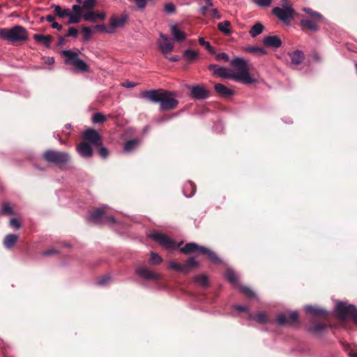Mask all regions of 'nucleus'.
<instances>
[{
	"label": "nucleus",
	"mask_w": 357,
	"mask_h": 357,
	"mask_svg": "<svg viewBox=\"0 0 357 357\" xmlns=\"http://www.w3.org/2000/svg\"><path fill=\"white\" fill-rule=\"evenodd\" d=\"M272 13L280 21L289 25L291 20L294 17L295 11L290 5H285L283 7L273 8Z\"/></svg>",
	"instance_id": "9d476101"
},
{
	"label": "nucleus",
	"mask_w": 357,
	"mask_h": 357,
	"mask_svg": "<svg viewBox=\"0 0 357 357\" xmlns=\"http://www.w3.org/2000/svg\"><path fill=\"white\" fill-rule=\"evenodd\" d=\"M199 44L202 46L205 47V48L211 53L215 54L214 48L211 45L210 43L208 41H205L204 39L202 37H199L198 39Z\"/></svg>",
	"instance_id": "c03bdc74"
},
{
	"label": "nucleus",
	"mask_w": 357,
	"mask_h": 357,
	"mask_svg": "<svg viewBox=\"0 0 357 357\" xmlns=\"http://www.w3.org/2000/svg\"><path fill=\"white\" fill-rule=\"evenodd\" d=\"M178 114H179V112H176V113H174V114H169V115L160 116V117L155 119L154 121L156 123H158V124H160V123H162L164 122L170 121L173 118L177 116L178 115Z\"/></svg>",
	"instance_id": "a19ab883"
},
{
	"label": "nucleus",
	"mask_w": 357,
	"mask_h": 357,
	"mask_svg": "<svg viewBox=\"0 0 357 357\" xmlns=\"http://www.w3.org/2000/svg\"><path fill=\"white\" fill-rule=\"evenodd\" d=\"M136 273L142 278L146 280H158L160 278V275L156 272L153 271L151 268L146 266H139L136 269Z\"/></svg>",
	"instance_id": "2eb2a0df"
},
{
	"label": "nucleus",
	"mask_w": 357,
	"mask_h": 357,
	"mask_svg": "<svg viewBox=\"0 0 357 357\" xmlns=\"http://www.w3.org/2000/svg\"><path fill=\"white\" fill-rule=\"evenodd\" d=\"M55 14L60 18L68 17V24L79 23L82 18L89 20V0H84L82 8L79 5H73L72 10L69 8L63 9L59 5H52Z\"/></svg>",
	"instance_id": "f03ea898"
},
{
	"label": "nucleus",
	"mask_w": 357,
	"mask_h": 357,
	"mask_svg": "<svg viewBox=\"0 0 357 357\" xmlns=\"http://www.w3.org/2000/svg\"><path fill=\"white\" fill-rule=\"evenodd\" d=\"M182 58L189 63H192L199 58V52L189 48L183 52Z\"/></svg>",
	"instance_id": "a878e982"
},
{
	"label": "nucleus",
	"mask_w": 357,
	"mask_h": 357,
	"mask_svg": "<svg viewBox=\"0 0 357 357\" xmlns=\"http://www.w3.org/2000/svg\"><path fill=\"white\" fill-rule=\"evenodd\" d=\"M169 268L179 272H185L184 264H179L174 261H171L169 264Z\"/></svg>",
	"instance_id": "49530a36"
},
{
	"label": "nucleus",
	"mask_w": 357,
	"mask_h": 357,
	"mask_svg": "<svg viewBox=\"0 0 357 357\" xmlns=\"http://www.w3.org/2000/svg\"><path fill=\"white\" fill-rule=\"evenodd\" d=\"M44 159L48 162L53 163L59 167L67 164L70 157L66 152H60L54 150H48L43 154Z\"/></svg>",
	"instance_id": "6e6552de"
},
{
	"label": "nucleus",
	"mask_w": 357,
	"mask_h": 357,
	"mask_svg": "<svg viewBox=\"0 0 357 357\" xmlns=\"http://www.w3.org/2000/svg\"><path fill=\"white\" fill-rule=\"evenodd\" d=\"M61 54L64 63L70 66L76 73L86 72L89 66L86 61L80 59L77 52L73 50H62Z\"/></svg>",
	"instance_id": "20e7f679"
},
{
	"label": "nucleus",
	"mask_w": 357,
	"mask_h": 357,
	"mask_svg": "<svg viewBox=\"0 0 357 357\" xmlns=\"http://www.w3.org/2000/svg\"><path fill=\"white\" fill-rule=\"evenodd\" d=\"M190 96L195 100H204L208 96V91L201 85H193L190 87Z\"/></svg>",
	"instance_id": "a211bd4d"
},
{
	"label": "nucleus",
	"mask_w": 357,
	"mask_h": 357,
	"mask_svg": "<svg viewBox=\"0 0 357 357\" xmlns=\"http://www.w3.org/2000/svg\"><path fill=\"white\" fill-rule=\"evenodd\" d=\"M128 19L126 13H123L120 15H113L109 20V26L112 29V33L115 32L117 28L123 27Z\"/></svg>",
	"instance_id": "f3484780"
},
{
	"label": "nucleus",
	"mask_w": 357,
	"mask_h": 357,
	"mask_svg": "<svg viewBox=\"0 0 357 357\" xmlns=\"http://www.w3.org/2000/svg\"><path fill=\"white\" fill-rule=\"evenodd\" d=\"M195 282L202 286H206L208 284V278L206 275H198L195 279Z\"/></svg>",
	"instance_id": "8fccbe9b"
},
{
	"label": "nucleus",
	"mask_w": 357,
	"mask_h": 357,
	"mask_svg": "<svg viewBox=\"0 0 357 357\" xmlns=\"http://www.w3.org/2000/svg\"><path fill=\"white\" fill-rule=\"evenodd\" d=\"M106 120V116L102 112H96L91 117V121L94 124H103Z\"/></svg>",
	"instance_id": "c9c22d12"
},
{
	"label": "nucleus",
	"mask_w": 357,
	"mask_h": 357,
	"mask_svg": "<svg viewBox=\"0 0 357 357\" xmlns=\"http://www.w3.org/2000/svg\"><path fill=\"white\" fill-rule=\"evenodd\" d=\"M93 154H97L105 159L109 155V151L102 145L100 134L96 130L91 128V156Z\"/></svg>",
	"instance_id": "0eeeda50"
},
{
	"label": "nucleus",
	"mask_w": 357,
	"mask_h": 357,
	"mask_svg": "<svg viewBox=\"0 0 357 357\" xmlns=\"http://www.w3.org/2000/svg\"><path fill=\"white\" fill-rule=\"evenodd\" d=\"M178 101L173 98V93L169 91H163V95L160 102V111H169L176 108Z\"/></svg>",
	"instance_id": "9b49d317"
},
{
	"label": "nucleus",
	"mask_w": 357,
	"mask_h": 357,
	"mask_svg": "<svg viewBox=\"0 0 357 357\" xmlns=\"http://www.w3.org/2000/svg\"><path fill=\"white\" fill-rule=\"evenodd\" d=\"M58 253V250L56 249H49L43 252V255L44 256H50L54 254Z\"/></svg>",
	"instance_id": "052dcab7"
},
{
	"label": "nucleus",
	"mask_w": 357,
	"mask_h": 357,
	"mask_svg": "<svg viewBox=\"0 0 357 357\" xmlns=\"http://www.w3.org/2000/svg\"><path fill=\"white\" fill-rule=\"evenodd\" d=\"M0 38L14 43L24 41L27 39V31L24 27L15 25L10 29H0Z\"/></svg>",
	"instance_id": "39448f33"
},
{
	"label": "nucleus",
	"mask_w": 357,
	"mask_h": 357,
	"mask_svg": "<svg viewBox=\"0 0 357 357\" xmlns=\"http://www.w3.org/2000/svg\"><path fill=\"white\" fill-rule=\"evenodd\" d=\"M163 91L151 89L142 91L140 93V98L153 103H160Z\"/></svg>",
	"instance_id": "ddd939ff"
},
{
	"label": "nucleus",
	"mask_w": 357,
	"mask_h": 357,
	"mask_svg": "<svg viewBox=\"0 0 357 357\" xmlns=\"http://www.w3.org/2000/svg\"><path fill=\"white\" fill-rule=\"evenodd\" d=\"M105 13L103 11H95L91 10V22L103 20L105 18Z\"/></svg>",
	"instance_id": "e433bc0d"
},
{
	"label": "nucleus",
	"mask_w": 357,
	"mask_h": 357,
	"mask_svg": "<svg viewBox=\"0 0 357 357\" xmlns=\"http://www.w3.org/2000/svg\"><path fill=\"white\" fill-rule=\"evenodd\" d=\"M84 142L77 146L78 153L84 158L89 157V128L86 129L83 134Z\"/></svg>",
	"instance_id": "dca6fc26"
},
{
	"label": "nucleus",
	"mask_w": 357,
	"mask_h": 357,
	"mask_svg": "<svg viewBox=\"0 0 357 357\" xmlns=\"http://www.w3.org/2000/svg\"><path fill=\"white\" fill-rule=\"evenodd\" d=\"M1 213L3 214L11 215L13 214V210L8 203H4L2 206Z\"/></svg>",
	"instance_id": "603ef678"
},
{
	"label": "nucleus",
	"mask_w": 357,
	"mask_h": 357,
	"mask_svg": "<svg viewBox=\"0 0 357 357\" xmlns=\"http://www.w3.org/2000/svg\"><path fill=\"white\" fill-rule=\"evenodd\" d=\"M302 10L310 16V17H303L300 21L299 25L303 31L308 30L314 33L317 32L320 29L319 23L326 22L324 17L317 11L307 7L303 8Z\"/></svg>",
	"instance_id": "7ed1b4c3"
},
{
	"label": "nucleus",
	"mask_w": 357,
	"mask_h": 357,
	"mask_svg": "<svg viewBox=\"0 0 357 357\" xmlns=\"http://www.w3.org/2000/svg\"><path fill=\"white\" fill-rule=\"evenodd\" d=\"M234 308L235 310H236L237 311L241 312H248V314H249V312H250V311L248 310V307H245V306L236 305H234Z\"/></svg>",
	"instance_id": "bf43d9fd"
},
{
	"label": "nucleus",
	"mask_w": 357,
	"mask_h": 357,
	"mask_svg": "<svg viewBox=\"0 0 357 357\" xmlns=\"http://www.w3.org/2000/svg\"><path fill=\"white\" fill-rule=\"evenodd\" d=\"M231 24L230 22L225 20L218 24V29L225 35H229L231 33V29L228 28Z\"/></svg>",
	"instance_id": "58836bf2"
},
{
	"label": "nucleus",
	"mask_w": 357,
	"mask_h": 357,
	"mask_svg": "<svg viewBox=\"0 0 357 357\" xmlns=\"http://www.w3.org/2000/svg\"><path fill=\"white\" fill-rule=\"evenodd\" d=\"M149 237L166 249L176 250L178 248L174 241L164 234L154 232L150 234Z\"/></svg>",
	"instance_id": "f8f14e48"
},
{
	"label": "nucleus",
	"mask_w": 357,
	"mask_h": 357,
	"mask_svg": "<svg viewBox=\"0 0 357 357\" xmlns=\"http://www.w3.org/2000/svg\"><path fill=\"white\" fill-rule=\"evenodd\" d=\"M136 273L142 278L146 280H158L160 278V275L156 272L153 271L151 268L146 266H139L136 269Z\"/></svg>",
	"instance_id": "4468645a"
},
{
	"label": "nucleus",
	"mask_w": 357,
	"mask_h": 357,
	"mask_svg": "<svg viewBox=\"0 0 357 357\" xmlns=\"http://www.w3.org/2000/svg\"><path fill=\"white\" fill-rule=\"evenodd\" d=\"M171 31L174 38L178 41H183L186 38L185 33L180 30L176 25L171 26Z\"/></svg>",
	"instance_id": "cd10ccee"
},
{
	"label": "nucleus",
	"mask_w": 357,
	"mask_h": 357,
	"mask_svg": "<svg viewBox=\"0 0 357 357\" xmlns=\"http://www.w3.org/2000/svg\"><path fill=\"white\" fill-rule=\"evenodd\" d=\"M138 8H144L146 5V0H135Z\"/></svg>",
	"instance_id": "e2e57ef3"
},
{
	"label": "nucleus",
	"mask_w": 357,
	"mask_h": 357,
	"mask_svg": "<svg viewBox=\"0 0 357 357\" xmlns=\"http://www.w3.org/2000/svg\"><path fill=\"white\" fill-rule=\"evenodd\" d=\"M18 239V236L17 234H8L7 235L3 241V244L6 248H11L15 244Z\"/></svg>",
	"instance_id": "7c9ffc66"
},
{
	"label": "nucleus",
	"mask_w": 357,
	"mask_h": 357,
	"mask_svg": "<svg viewBox=\"0 0 357 357\" xmlns=\"http://www.w3.org/2000/svg\"><path fill=\"white\" fill-rule=\"evenodd\" d=\"M210 6H208V5L207 6H203L202 7L199 8V13L202 14V15H206V12Z\"/></svg>",
	"instance_id": "0e129e2a"
},
{
	"label": "nucleus",
	"mask_w": 357,
	"mask_h": 357,
	"mask_svg": "<svg viewBox=\"0 0 357 357\" xmlns=\"http://www.w3.org/2000/svg\"><path fill=\"white\" fill-rule=\"evenodd\" d=\"M264 29V26L260 22L255 23L250 29L249 33L252 37H257L261 34Z\"/></svg>",
	"instance_id": "473e14b6"
},
{
	"label": "nucleus",
	"mask_w": 357,
	"mask_h": 357,
	"mask_svg": "<svg viewBox=\"0 0 357 357\" xmlns=\"http://www.w3.org/2000/svg\"><path fill=\"white\" fill-rule=\"evenodd\" d=\"M288 56L290 58V66H297L301 63L304 59L305 56L303 52L301 50H296L288 53Z\"/></svg>",
	"instance_id": "4be33fe9"
},
{
	"label": "nucleus",
	"mask_w": 357,
	"mask_h": 357,
	"mask_svg": "<svg viewBox=\"0 0 357 357\" xmlns=\"http://www.w3.org/2000/svg\"><path fill=\"white\" fill-rule=\"evenodd\" d=\"M111 280L110 276L109 275H104L99 278L96 282V284L98 286H102L108 283V282Z\"/></svg>",
	"instance_id": "3c124183"
},
{
	"label": "nucleus",
	"mask_w": 357,
	"mask_h": 357,
	"mask_svg": "<svg viewBox=\"0 0 357 357\" xmlns=\"http://www.w3.org/2000/svg\"><path fill=\"white\" fill-rule=\"evenodd\" d=\"M46 20L48 22H51L52 24L53 22H54V17L52 15H48L47 16H46Z\"/></svg>",
	"instance_id": "774afa93"
},
{
	"label": "nucleus",
	"mask_w": 357,
	"mask_h": 357,
	"mask_svg": "<svg viewBox=\"0 0 357 357\" xmlns=\"http://www.w3.org/2000/svg\"><path fill=\"white\" fill-rule=\"evenodd\" d=\"M164 10L167 13L172 14L176 11V7L172 3H168L165 5Z\"/></svg>",
	"instance_id": "864d4df0"
},
{
	"label": "nucleus",
	"mask_w": 357,
	"mask_h": 357,
	"mask_svg": "<svg viewBox=\"0 0 357 357\" xmlns=\"http://www.w3.org/2000/svg\"><path fill=\"white\" fill-rule=\"evenodd\" d=\"M107 208V205L102 206L93 211H91V222L105 223L109 226H112L117 222L112 215L105 216V210Z\"/></svg>",
	"instance_id": "1a4fd4ad"
},
{
	"label": "nucleus",
	"mask_w": 357,
	"mask_h": 357,
	"mask_svg": "<svg viewBox=\"0 0 357 357\" xmlns=\"http://www.w3.org/2000/svg\"><path fill=\"white\" fill-rule=\"evenodd\" d=\"M249 319L255 321L256 322L261 324L268 322V319L267 318L266 314L263 312H259L255 315H253L250 312H249Z\"/></svg>",
	"instance_id": "bb28decb"
},
{
	"label": "nucleus",
	"mask_w": 357,
	"mask_h": 357,
	"mask_svg": "<svg viewBox=\"0 0 357 357\" xmlns=\"http://www.w3.org/2000/svg\"><path fill=\"white\" fill-rule=\"evenodd\" d=\"M95 32L113 33L111 27L107 28L105 24L91 26V34Z\"/></svg>",
	"instance_id": "72a5a7b5"
},
{
	"label": "nucleus",
	"mask_w": 357,
	"mask_h": 357,
	"mask_svg": "<svg viewBox=\"0 0 357 357\" xmlns=\"http://www.w3.org/2000/svg\"><path fill=\"white\" fill-rule=\"evenodd\" d=\"M52 27L54 29H56L59 31L61 30L63 28L62 25L59 24V23L56 22L55 21L53 22V23L52 24Z\"/></svg>",
	"instance_id": "338daca9"
},
{
	"label": "nucleus",
	"mask_w": 357,
	"mask_h": 357,
	"mask_svg": "<svg viewBox=\"0 0 357 357\" xmlns=\"http://www.w3.org/2000/svg\"><path fill=\"white\" fill-rule=\"evenodd\" d=\"M198 265L197 261L194 257H190L187 262L184 264L185 267V272L191 268L195 267Z\"/></svg>",
	"instance_id": "09e8293b"
},
{
	"label": "nucleus",
	"mask_w": 357,
	"mask_h": 357,
	"mask_svg": "<svg viewBox=\"0 0 357 357\" xmlns=\"http://www.w3.org/2000/svg\"><path fill=\"white\" fill-rule=\"evenodd\" d=\"M211 16L213 18L220 20L221 18V15L219 14L217 8H213L211 10Z\"/></svg>",
	"instance_id": "680f3d73"
},
{
	"label": "nucleus",
	"mask_w": 357,
	"mask_h": 357,
	"mask_svg": "<svg viewBox=\"0 0 357 357\" xmlns=\"http://www.w3.org/2000/svg\"><path fill=\"white\" fill-rule=\"evenodd\" d=\"M140 143H141V139H139L138 138H135V139H130L125 143L124 147H123V151L125 153H132L138 148Z\"/></svg>",
	"instance_id": "b1692460"
},
{
	"label": "nucleus",
	"mask_w": 357,
	"mask_h": 357,
	"mask_svg": "<svg viewBox=\"0 0 357 357\" xmlns=\"http://www.w3.org/2000/svg\"><path fill=\"white\" fill-rule=\"evenodd\" d=\"M273 0H253V3L259 7L268 8L271 5Z\"/></svg>",
	"instance_id": "de8ad7c7"
},
{
	"label": "nucleus",
	"mask_w": 357,
	"mask_h": 357,
	"mask_svg": "<svg viewBox=\"0 0 357 357\" xmlns=\"http://www.w3.org/2000/svg\"><path fill=\"white\" fill-rule=\"evenodd\" d=\"M215 88V91L220 94V95H222V96H230L231 95H233V91L228 89L226 86H225L224 84H216L214 86Z\"/></svg>",
	"instance_id": "c85d7f7f"
},
{
	"label": "nucleus",
	"mask_w": 357,
	"mask_h": 357,
	"mask_svg": "<svg viewBox=\"0 0 357 357\" xmlns=\"http://www.w3.org/2000/svg\"><path fill=\"white\" fill-rule=\"evenodd\" d=\"M266 46L277 49L282 45V40L278 36H267L264 38Z\"/></svg>",
	"instance_id": "5701e85b"
},
{
	"label": "nucleus",
	"mask_w": 357,
	"mask_h": 357,
	"mask_svg": "<svg viewBox=\"0 0 357 357\" xmlns=\"http://www.w3.org/2000/svg\"><path fill=\"white\" fill-rule=\"evenodd\" d=\"M198 248V244L196 243H188L183 248L180 249L181 252L185 254H189L191 252H197Z\"/></svg>",
	"instance_id": "f704fd0d"
},
{
	"label": "nucleus",
	"mask_w": 357,
	"mask_h": 357,
	"mask_svg": "<svg viewBox=\"0 0 357 357\" xmlns=\"http://www.w3.org/2000/svg\"><path fill=\"white\" fill-rule=\"evenodd\" d=\"M240 289L241 291L249 298H254L256 296L255 292L248 287L241 286Z\"/></svg>",
	"instance_id": "a18cd8bd"
},
{
	"label": "nucleus",
	"mask_w": 357,
	"mask_h": 357,
	"mask_svg": "<svg viewBox=\"0 0 357 357\" xmlns=\"http://www.w3.org/2000/svg\"><path fill=\"white\" fill-rule=\"evenodd\" d=\"M304 310L306 313L310 314H325L326 311L324 309L319 308L317 306L305 305Z\"/></svg>",
	"instance_id": "2f4dec72"
},
{
	"label": "nucleus",
	"mask_w": 357,
	"mask_h": 357,
	"mask_svg": "<svg viewBox=\"0 0 357 357\" xmlns=\"http://www.w3.org/2000/svg\"><path fill=\"white\" fill-rule=\"evenodd\" d=\"M197 252L207 256L210 261L213 264H218L221 261L216 253L206 247L198 245Z\"/></svg>",
	"instance_id": "aec40b11"
},
{
	"label": "nucleus",
	"mask_w": 357,
	"mask_h": 357,
	"mask_svg": "<svg viewBox=\"0 0 357 357\" xmlns=\"http://www.w3.org/2000/svg\"><path fill=\"white\" fill-rule=\"evenodd\" d=\"M335 312L340 320L344 321L351 319L357 326V307L354 304L346 305L343 301H337Z\"/></svg>",
	"instance_id": "423d86ee"
},
{
	"label": "nucleus",
	"mask_w": 357,
	"mask_h": 357,
	"mask_svg": "<svg viewBox=\"0 0 357 357\" xmlns=\"http://www.w3.org/2000/svg\"><path fill=\"white\" fill-rule=\"evenodd\" d=\"M160 37L164 40L163 42H159V47L165 56L171 53L174 50L173 44L169 41L167 36L160 33Z\"/></svg>",
	"instance_id": "412c9836"
},
{
	"label": "nucleus",
	"mask_w": 357,
	"mask_h": 357,
	"mask_svg": "<svg viewBox=\"0 0 357 357\" xmlns=\"http://www.w3.org/2000/svg\"><path fill=\"white\" fill-rule=\"evenodd\" d=\"M78 31L74 27H70L68 29L67 33L66 34V37H76L77 36Z\"/></svg>",
	"instance_id": "6e6d98bb"
},
{
	"label": "nucleus",
	"mask_w": 357,
	"mask_h": 357,
	"mask_svg": "<svg viewBox=\"0 0 357 357\" xmlns=\"http://www.w3.org/2000/svg\"><path fill=\"white\" fill-rule=\"evenodd\" d=\"M215 58L218 61L222 60V61H225L226 62L229 61V56L225 52H221V53L216 54Z\"/></svg>",
	"instance_id": "5fc2aeb1"
},
{
	"label": "nucleus",
	"mask_w": 357,
	"mask_h": 357,
	"mask_svg": "<svg viewBox=\"0 0 357 357\" xmlns=\"http://www.w3.org/2000/svg\"><path fill=\"white\" fill-rule=\"evenodd\" d=\"M165 57L171 62H176L181 59V58L177 55H174L172 56H167H167H165Z\"/></svg>",
	"instance_id": "69168bd1"
},
{
	"label": "nucleus",
	"mask_w": 357,
	"mask_h": 357,
	"mask_svg": "<svg viewBox=\"0 0 357 357\" xmlns=\"http://www.w3.org/2000/svg\"><path fill=\"white\" fill-rule=\"evenodd\" d=\"M231 63L236 68V70L234 73L227 68L219 66L216 64H210L208 69L218 77L231 79L245 84H250L257 82V79L250 76L245 59L236 57L231 61Z\"/></svg>",
	"instance_id": "f257e3e1"
},
{
	"label": "nucleus",
	"mask_w": 357,
	"mask_h": 357,
	"mask_svg": "<svg viewBox=\"0 0 357 357\" xmlns=\"http://www.w3.org/2000/svg\"><path fill=\"white\" fill-rule=\"evenodd\" d=\"M196 192V185L191 181H188L183 188V193L186 197H192Z\"/></svg>",
	"instance_id": "393cba45"
},
{
	"label": "nucleus",
	"mask_w": 357,
	"mask_h": 357,
	"mask_svg": "<svg viewBox=\"0 0 357 357\" xmlns=\"http://www.w3.org/2000/svg\"><path fill=\"white\" fill-rule=\"evenodd\" d=\"M298 318V313L297 311H292L289 313L288 318L286 316L280 313L278 315L276 321L278 325L284 326L287 324H293L297 321Z\"/></svg>",
	"instance_id": "6ab92c4d"
},
{
	"label": "nucleus",
	"mask_w": 357,
	"mask_h": 357,
	"mask_svg": "<svg viewBox=\"0 0 357 357\" xmlns=\"http://www.w3.org/2000/svg\"><path fill=\"white\" fill-rule=\"evenodd\" d=\"M247 52L257 54L258 55H266L267 54V51L264 47H248L246 49Z\"/></svg>",
	"instance_id": "79ce46f5"
},
{
	"label": "nucleus",
	"mask_w": 357,
	"mask_h": 357,
	"mask_svg": "<svg viewBox=\"0 0 357 357\" xmlns=\"http://www.w3.org/2000/svg\"><path fill=\"white\" fill-rule=\"evenodd\" d=\"M226 278L233 284H237L238 278L236 273L231 268H228L225 273Z\"/></svg>",
	"instance_id": "ea45409f"
},
{
	"label": "nucleus",
	"mask_w": 357,
	"mask_h": 357,
	"mask_svg": "<svg viewBox=\"0 0 357 357\" xmlns=\"http://www.w3.org/2000/svg\"><path fill=\"white\" fill-rule=\"evenodd\" d=\"M10 225L15 229H19L21 226L18 220L13 218L10 220Z\"/></svg>",
	"instance_id": "13d9d810"
},
{
	"label": "nucleus",
	"mask_w": 357,
	"mask_h": 357,
	"mask_svg": "<svg viewBox=\"0 0 357 357\" xmlns=\"http://www.w3.org/2000/svg\"><path fill=\"white\" fill-rule=\"evenodd\" d=\"M326 328V325L324 323H317L312 326L309 327L308 331L314 334L322 333Z\"/></svg>",
	"instance_id": "4c0bfd02"
},
{
	"label": "nucleus",
	"mask_w": 357,
	"mask_h": 357,
	"mask_svg": "<svg viewBox=\"0 0 357 357\" xmlns=\"http://www.w3.org/2000/svg\"><path fill=\"white\" fill-rule=\"evenodd\" d=\"M121 86L125 88L131 89L137 86V83L131 82L130 80H126L121 83Z\"/></svg>",
	"instance_id": "4d7b16f0"
},
{
	"label": "nucleus",
	"mask_w": 357,
	"mask_h": 357,
	"mask_svg": "<svg viewBox=\"0 0 357 357\" xmlns=\"http://www.w3.org/2000/svg\"><path fill=\"white\" fill-rule=\"evenodd\" d=\"M33 38L36 42L43 43L46 47L50 46L52 37L49 35L34 34Z\"/></svg>",
	"instance_id": "c756f323"
},
{
	"label": "nucleus",
	"mask_w": 357,
	"mask_h": 357,
	"mask_svg": "<svg viewBox=\"0 0 357 357\" xmlns=\"http://www.w3.org/2000/svg\"><path fill=\"white\" fill-rule=\"evenodd\" d=\"M162 261V259L158 254L151 252L149 263L153 265L160 264Z\"/></svg>",
	"instance_id": "37998d69"
}]
</instances>
